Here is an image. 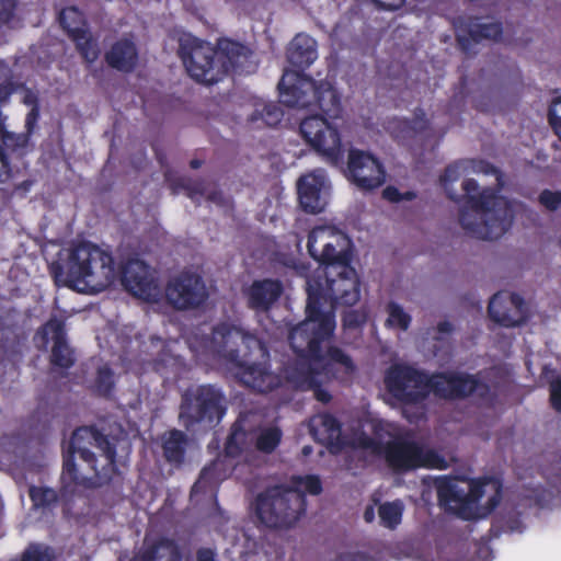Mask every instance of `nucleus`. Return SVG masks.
I'll return each instance as SVG.
<instances>
[{
	"label": "nucleus",
	"instance_id": "nucleus-44",
	"mask_svg": "<svg viewBox=\"0 0 561 561\" xmlns=\"http://www.w3.org/2000/svg\"><path fill=\"white\" fill-rule=\"evenodd\" d=\"M216 466L213 468H206L203 470L199 480L194 484L193 492L196 493L198 491L204 490L213 478Z\"/></svg>",
	"mask_w": 561,
	"mask_h": 561
},
{
	"label": "nucleus",
	"instance_id": "nucleus-48",
	"mask_svg": "<svg viewBox=\"0 0 561 561\" xmlns=\"http://www.w3.org/2000/svg\"><path fill=\"white\" fill-rule=\"evenodd\" d=\"M37 118H38V107L33 106V107H31L28 114L26 115V119H25V125L28 130H31L33 128Z\"/></svg>",
	"mask_w": 561,
	"mask_h": 561
},
{
	"label": "nucleus",
	"instance_id": "nucleus-49",
	"mask_svg": "<svg viewBox=\"0 0 561 561\" xmlns=\"http://www.w3.org/2000/svg\"><path fill=\"white\" fill-rule=\"evenodd\" d=\"M151 354L150 355H161V352L164 351V344L159 339L152 340L151 342Z\"/></svg>",
	"mask_w": 561,
	"mask_h": 561
},
{
	"label": "nucleus",
	"instance_id": "nucleus-16",
	"mask_svg": "<svg viewBox=\"0 0 561 561\" xmlns=\"http://www.w3.org/2000/svg\"><path fill=\"white\" fill-rule=\"evenodd\" d=\"M224 413L222 397L210 386L201 387L193 398L185 399L181 417L192 421L220 419Z\"/></svg>",
	"mask_w": 561,
	"mask_h": 561
},
{
	"label": "nucleus",
	"instance_id": "nucleus-59",
	"mask_svg": "<svg viewBox=\"0 0 561 561\" xmlns=\"http://www.w3.org/2000/svg\"><path fill=\"white\" fill-rule=\"evenodd\" d=\"M304 270H305V266H301V267H300L299 273H301V274H302V273H304Z\"/></svg>",
	"mask_w": 561,
	"mask_h": 561
},
{
	"label": "nucleus",
	"instance_id": "nucleus-43",
	"mask_svg": "<svg viewBox=\"0 0 561 561\" xmlns=\"http://www.w3.org/2000/svg\"><path fill=\"white\" fill-rule=\"evenodd\" d=\"M382 196L389 202H399L401 199H412L414 197V194L408 192L404 195H402L396 187L388 186L382 191Z\"/></svg>",
	"mask_w": 561,
	"mask_h": 561
},
{
	"label": "nucleus",
	"instance_id": "nucleus-20",
	"mask_svg": "<svg viewBox=\"0 0 561 561\" xmlns=\"http://www.w3.org/2000/svg\"><path fill=\"white\" fill-rule=\"evenodd\" d=\"M491 318L503 327H516L527 317V308L523 299L511 293L494 295L489 305Z\"/></svg>",
	"mask_w": 561,
	"mask_h": 561
},
{
	"label": "nucleus",
	"instance_id": "nucleus-2",
	"mask_svg": "<svg viewBox=\"0 0 561 561\" xmlns=\"http://www.w3.org/2000/svg\"><path fill=\"white\" fill-rule=\"evenodd\" d=\"M50 271L58 285L79 293H100L112 286L122 274L124 286L134 296L146 301H157L161 297L157 274L147 264L131 260L122 273L112 254L91 242L62 249Z\"/></svg>",
	"mask_w": 561,
	"mask_h": 561
},
{
	"label": "nucleus",
	"instance_id": "nucleus-24",
	"mask_svg": "<svg viewBox=\"0 0 561 561\" xmlns=\"http://www.w3.org/2000/svg\"><path fill=\"white\" fill-rule=\"evenodd\" d=\"M282 293V286L276 280L265 279L254 282L247 290L249 305L254 309L266 310Z\"/></svg>",
	"mask_w": 561,
	"mask_h": 561
},
{
	"label": "nucleus",
	"instance_id": "nucleus-33",
	"mask_svg": "<svg viewBox=\"0 0 561 561\" xmlns=\"http://www.w3.org/2000/svg\"><path fill=\"white\" fill-rule=\"evenodd\" d=\"M280 440V433L277 428H266L261 432L256 440L257 449L270 453Z\"/></svg>",
	"mask_w": 561,
	"mask_h": 561
},
{
	"label": "nucleus",
	"instance_id": "nucleus-4",
	"mask_svg": "<svg viewBox=\"0 0 561 561\" xmlns=\"http://www.w3.org/2000/svg\"><path fill=\"white\" fill-rule=\"evenodd\" d=\"M179 54L188 75L206 84L221 80L230 71L254 70L249 49L230 39H220L215 48L191 34H183L179 39Z\"/></svg>",
	"mask_w": 561,
	"mask_h": 561
},
{
	"label": "nucleus",
	"instance_id": "nucleus-6",
	"mask_svg": "<svg viewBox=\"0 0 561 561\" xmlns=\"http://www.w3.org/2000/svg\"><path fill=\"white\" fill-rule=\"evenodd\" d=\"M462 190L466 204L459 211L458 221L466 234L480 240H495L511 227L517 208L492 188L479 191L473 179H465Z\"/></svg>",
	"mask_w": 561,
	"mask_h": 561
},
{
	"label": "nucleus",
	"instance_id": "nucleus-45",
	"mask_svg": "<svg viewBox=\"0 0 561 561\" xmlns=\"http://www.w3.org/2000/svg\"><path fill=\"white\" fill-rule=\"evenodd\" d=\"M14 0H0V24L7 23L12 16Z\"/></svg>",
	"mask_w": 561,
	"mask_h": 561
},
{
	"label": "nucleus",
	"instance_id": "nucleus-29",
	"mask_svg": "<svg viewBox=\"0 0 561 561\" xmlns=\"http://www.w3.org/2000/svg\"><path fill=\"white\" fill-rule=\"evenodd\" d=\"M387 319L386 325L392 329L407 331L411 323V316L402 306L394 301H390L386 306Z\"/></svg>",
	"mask_w": 561,
	"mask_h": 561
},
{
	"label": "nucleus",
	"instance_id": "nucleus-56",
	"mask_svg": "<svg viewBox=\"0 0 561 561\" xmlns=\"http://www.w3.org/2000/svg\"><path fill=\"white\" fill-rule=\"evenodd\" d=\"M365 518L366 520H370L371 519V513H369L368 511L365 513Z\"/></svg>",
	"mask_w": 561,
	"mask_h": 561
},
{
	"label": "nucleus",
	"instance_id": "nucleus-55",
	"mask_svg": "<svg viewBox=\"0 0 561 561\" xmlns=\"http://www.w3.org/2000/svg\"><path fill=\"white\" fill-rule=\"evenodd\" d=\"M310 453H311V448H310L309 446H305V447L302 448V454H304L305 456H308Z\"/></svg>",
	"mask_w": 561,
	"mask_h": 561
},
{
	"label": "nucleus",
	"instance_id": "nucleus-5",
	"mask_svg": "<svg viewBox=\"0 0 561 561\" xmlns=\"http://www.w3.org/2000/svg\"><path fill=\"white\" fill-rule=\"evenodd\" d=\"M206 347L226 357L238 368L241 381L259 392L270 391L279 383L266 367L267 354L260 341L237 328L227 324L216 328Z\"/></svg>",
	"mask_w": 561,
	"mask_h": 561
},
{
	"label": "nucleus",
	"instance_id": "nucleus-26",
	"mask_svg": "<svg viewBox=\"0 0 561 561\" xmlns=\"http://www.w3.org/2000/svg\"><path fill=\"white\" fill-rule=\"evenodd\" d=\"M310 433L323 445H333L340 438V427L336 420L328 414L317 415L310 421Z\"/></svg>",
	"mask_w": 561,
	"mask_h": 561
},
{
	"label": "nucleus",
	"instance_id": "nucleus-7",
	"mask_svg": "<svg viewBox=\"0 0 561 561\" xmlns=\"http://www.w3.org/2000/svg\"><path fill=\"white\" fill-rule=\"evenodd\" d=\"M367 427L374 437L365 433L356 435L352 444L371 455L383 456L396 470H410L417 467L444 469L446 460L432 449L424 448L403 435L392 423L371 421Z\"/></svg>",
	"mask_w": 561,
	"mask_h": 561
},
{
	"label": "nucleus",
	"instance_id": "nucleus-1",
	"mask_svg": "<svg viewBox=\"0 0 561 561\" xmlns=\"http://www.w3.org/2000/svg\"><path fill=\"white\" fill-rule=\"evenodd\" d=\"M307 277V318L295 325L289 342L297 355L285 368V379L293 387L312 390L318 401L329 402L331 394L322 388L331 378L348 381L356 373L353 359L330 346L335 322L334 305H355L359 299V280L350 262L317 266Z\"/></svg>",
	"mask_w": 561,
	"mask_h": 561
},
{
	"label": "nucleus",
	"instance_id": "nucleus-14",
	"mask_svg": "<svg viewBox=\"0 0 561 561\" xmlns=\"http://www.w3.org/2000/svg\"><path fill=\"white\" fill-rule=\"evenodd\" d=\"M347 178L360 190L370 191L383 184L386 174L381 163L373 154L351 150L347 160Z\"/></svg>",
	"mask_w": 561,
	"mask_h": 561
},
{
	"label": "nucleus",
	"instance_id": "nucleus-36",
	"mask_svg": "<svg viewBox=\"0 0 561 561\" xmlns=\"http://www.w3.org/2000/svg\"><path fill=\"white\" fill-rule=\"evenodd\" d=\"M245 433L240 428H233L227 445L226 453L229 457H234L242 451L241 445L244 443Z\"/></svg>",
	"mask_w": 561,
	"mask_h": 561
},
{
	"label": "nucleus",
	"instance_id": "nucleus-19",
	"mask_svg": "<svg viewBox=\"0 0 561 561\" xmlns=\"http://www.w3.org/2000/svg\"><path fill=\"white\" fill-rule=\"evenodd\" d=\"M60 22L77 44V48L88 62L98 59L100 49L96 42L85 28L84 20L76 8H67L60 13Z\"/></svg>",
	"mask_w": 561,
	"mask_h": 561
},
{
	"label": "nucleus",
	"instance_id": "nucleus-47",
	"mask_svg": "<svg viewBox=\"0 0 561 561\" xmlns=\"http://www.w3.org/2000/svg\"><path fill=\"white\" fill-rule=\"evenodd\" d=\"M11 170L8 164L7 157L2 149H0V182H5L11 179Z\"/></svg>",
	"mask_w": 561,
	"mask_h": 561
},
{
	"label": "nucleus",
	"instance_id": "nucleus-11",
	"mask_svg": "<svg viewBox=\"0 0 561 561\" xmlns=\"http://www.w3.org/2000/svg\"><path fill=\"white\" fill-rule=\"evenodd\" d=\"M279 95L288 106L306 107L317 102L331 118L341 114V96L330 81L316 84L310 78L286 71L279 82Z\"/></svg>",
	"mask_w": 561,
	"mask_h": 561
},
{
	"label": "nucleus",
	"instance_id": "nucleus-3",
	"mask_svg": "<svg viewBox=\"0 0 561 561\" xmlns=\"http://www.w3.org/2000/svg\"><path fill=\"white\" fill-rule=\"evenodd\" d=\"M388 391L403 404V414L410 421L423 415L420 403L433 391L442 398H455L472 392L482 393V386L471 377L438 374L431 378L409 366L391 367L385 379Z\"/></svg>",
	"mask_w": 561,
	"mask_h": 561
},
{
	"label": "nucleus",
	"instance_id": "nucleus-41",
	"mask_svg": "<svg viewBox=\"0 0 561 561\" xmlns=\"http://www.w3.org/2000/svg\"><path fill=\"white\" fill-rule=\"evenodd\" d=\"M13 82L10 77L9 68L0 61V94L4 95L8 93V96L11 94Z\"/></svg>",
	"mask_w": 561,
	"mask_h": 561
},
{
	"label": "nucleus",
	"instance_id": "nucleus-51",
	"mask_svg": "<svg viewBox=\"0 0 561 561\" xmlns=\"http://www.w3.org/2000/svg\"><path fill=\"white\" fill-rule=\"evenodd\" d=\"M453 325L448 321L440 322L437 327V331L439 334H447L451 332Z\"/></svg>",
	"mask_w": 561,
	"mask_h": 561
},
{
	"label": "nucleus",
	"instance_id": "nucleus-52",
	"mask_svg": "<svg viewBox=\"0 0 561 561\" xmlns=\"http://www.w3.org/2000/svg\"><path fill=\"white\" fill-rule=\"evenodd\" d=\"M129 369H130V370H133V371H134L135 374H137V375H140V374H142V373L147 371V368H145V367H138V365H134V366H131Z\"/></svg>",
	"mask_w": 561,
	"mask_h": 561
},
{
	"label": "nucleus",
	"instance_id": "nucleus-23",
	"mask_svg": "<svg viewBox=\"0 0 561 561\" xmlns=\"http://www.w3.org/2000/svg\"><path fill=\"white\" fill-rule=\"evenodd\" d=\"M106 62L119 71H130L138 62V51L130 38H121L105 54Z\"/></svg>",
	"mask_w": 561,
	"mask_h": 561
},
{
	"label": "nucleus",
	"instance_id": "nucleus-28",
	"mask_svg": "<svg viewBox=\"0 0 561 561\" xmlns=\"http://www.w3.org/2000/svg\"><path fill=\"white\" fill-rule=\"evenodd\" d=\"M179 553L175 545L170 540H163L151 551L137 556L133 561H178Z\"/></svg>",
	"mask_w": 561,
	"mask_h": 561
},
{
	"label": "nucleus",
	"instance_id": "nucleus-50",
	"mask_svg": "<svg viewBox=\"0 0 561 561\" xmlns=\"http://www.w3.org/2000/svg\"><path fill=\"white\" fill-rule=\"evenodd\" d=\"M198 561H216L213 551L201 550L198 552Z\"/></svg>",
	"mask_w": 561,
	"mask_h": 561
},
{
	"label": "nucleus",
	"instance_id": "nucleus-35",
	"mask_svg": "<svg viewBox=\"0 0 561 561\" xmlns=\"http://www.w3.org/2000/svg\"><path fill=\"white\" fill-rule=\"evenodd\" d=\"M30 496L36 507L48 505L56 500V493L54 490L42 486L31 488Z\"/></svg>",
	"mask_w": 561,
	"mask_h": 561
},
{
	"label": "nucleus",
	"instance_id": "nucleus-31",
	"mask_svg": "<svg viewBox=\"0 0 561 561\" xmlns=\"http://www.w3.org/2000/svg\"><path fill=\"white\" fill-rule=\"evenodd\" d=\"M184 435L179 431H172L163 436L164 455L170 461L178 462L183 455Z\"/></svg>",
	"mask_w": 561,
	"mask_h": 561
},
{
	"label": "nucleus",
	"instance_id": "nucleus-38",
	"mask_svg": "<svg viewBox=\"0 0 561 561\" xmlns=\"http://www.w3.org/2000/svg\"><path fill=\"white\" fill-rule=\"evenodd\" d=\"M549 123L561 139V99L552 102L549 108Z\"/></svg>",
	"mask_w": 561,
	"mask_h": 561
},
{
	"label": "nucleus",
	"instance_id": "nucleus-8",
	"mask_svg": "<svg viewBox=\"0 0 561 561\" xmlns=\"http://www.w3.org/2000/svg\"><path fill=\"white\" fill-rule=\"evenodd\" d=\"M65 459L62 480L101 485L114 474V451L108 440L90 427L78 428Z\"/></svg>",
	"mask_w": 561,
	"mask_h": 561
},
{
	"label": "nucleus",
	"instance_id": "nucleus-42",
	"mask_svg": "<svg viewBox=\"0 0 561 561\" xmlns=\"http://www.w3.org/2000/svg\"><path fill=\"white\" fill-rule=\"evenodd\" d=\"M550 400L556 410H561V377L550 382Z\"/></svg>",
	"mask_w": 561,
	"mask_h": 561
},
{
	"label": "nucleus",
	"instance_id": "nucleus-30",
	"mask_svg": "<svg viewBox=\"0 0 561 561\" xmlns=\"http://www.w3.org/2000/svg\"><path fill=\"white\" fill-rule=\"evenodd\" d=\"M470 37L473 42L478 43L482 39L496 41L502 34V27L500 23L494 21H483L473 23L470 26Z\"/></svg>",
	"mask_w": 561,
	"mask_h": 561
},
{
	"label": "nucleus",
	"instance_id": "nucleus-18",
	"mask_svg": "<svg viewBox=\"0 0 561 561\" xmlns=\"http://www.w3.org/2000/svg\"><path fill=\"white\" fill-rule=\"evenodd\" d=\"M38 348H51L50 359L57 366L69 367L73 363L72 351L66 342L64 325L57 319L49 320L35 335Z\"/></svg>",
	"mask_w": 561,
	"mask_h": 561
},
{
	"label": "nucleus",
	"instance_id": "nucleus-40",
	"mask_svg": "<svg viewBox=\"0 0 561 561\" xmlns=\"http://www.w3.org/2000/svg\"><path fill=\"white\" fill-rule=\"evenodd\" d=\"M11 93H18L21 101L27 106H37V95L32 90L24 88L23 85H15L13 83Z\"/></svg>",
	"mask_w": 561,
	"mask_h": 561
},
{
	"label": "nucleus",
	"instance_id": "nucleus-53",
	"mask_svg": "<svg viewBox=\"0 0 561 561\" xmlns=\"http://www.w3.org/2000/svg\"><path fill=\"white\" fill-rule=\"evenodd\" d=\"M458 39H459V43L461 44V46L465 48V49H469L470 46H469V43H467L466 38H463L462 36H458Z\"/></svg>",
	"mask_w": 561,
	"mask_h": 561
},
{
	"label": "nucleus",
	"instance_id": "nucleus-21",
	"mask_svg": "<svg viewBox=\"0 0 561 561\" xmlns=\"http://www.w3.org/2000/svg\"><path fill=\"white\" fill-rule=\"evenodd\" d=\"M388 130L399 142L408 147L423 145L433 134L424 113H416L411 121H393L389 124Z\"/></svg>",
	"mask_w": 561,
	"mask_h": 561
},
{
	"label": "nucleus",
	"instance_id": "nucleus-58",
	"mask_svg": "<svg viewBox=\"0 0 561 561\" xmlns=\"http://www.w3.org/2000/svg\"><path fill=\"white\" fill-rule=\"evenodd\" d=\"M153 368H154L156 370H160V366H159V364H158V363H156V364H154V366H153Z\"/></svg>",
	"mask_w": 561,
	"mask_h": 561
},
{
	"label": "nucleus",
	"instance_id": "nucleus-32",
	"mask_svg": "<svg viewBox=\"0 0 561 561\" xmlns=\"http://www.w3.org/2000/svg\"><path fill=\"white\" fill-rule=\"evenodd\" d=\"M403 512V504L399 501L383 503L379 506V517L381 523L389 528H394L400 524Z\"/></svg>",
	"mask_w": 561,
	"mask_h": 561
},
{
	"label": "nucleus",
	"instance_id": "nucleus-13",
	"mask_svg": "<svg viewBox=\"0 0 561 561\" xmlns=\"http://www.w3.org/2000/svg\"><path fill=\"white\" fill-rule=\"evenodd\" d=\"M300 135L314 151L330 162H337L343 153L341 134L331 121L311 115L300 123Z\"/></svg>",
	"mask_w": 561,
	"mask_h": 561
},
{
	"label": "nucleus",
	"instance_id": "nucleus-15",
	"mask_svg": "<svg viewBox=\"0 0 561 561\" xmlns=\"http://www.w3.org/2000/svg\"><path fill=\"white\" fill-rule=\"evenodd\" d=\"M165 296L173 307L188 309L203 304L207 298V290L199 276L182 274L169 283Z\"/></svg>",
	"mask_w": 561,
	"mask_h": 561
},
{
	"label": "nucleus",
	"instance_id": "nucleus-22",
	"mask_svg": "<svg viewBox=\"0 0 561 561\" xmlns=\"http://www.w3.org/2000/svg\"><path fill=\"white\" fill-rule=\"evenodd\" d=\"M472 172V173H481V174H494L496 181L500 183L501 175L491 164L484 161H472L468 165L466 164H451L446 168L444 174L440 178L442 185L445 192L449 195L451 199L457 198V193L454 190V184L459 180L462 173Z\"/></svg>",
	"mask_w": 561,
	"mask_h": 561
},
{
	"label": "nucleus",
	"instance_id": "nucleus-27",
	"mask_svg": "<svg viewBox=\"0 0 561 561\" xmlns=\"http://www.w3.org/2000/svg\"><path fill=\"white\" fill-rule=\"evenodd\" d=\"M283 113L277 105L259 101L255 103L249 119L256 127H261L262 125L274 126L280 122Z\"/></svg>",
	"mask_w": 561,
	"mask_h": 561
},
{
	"label": "nucleus",
	"instance_id": "nucleus-9",
	"mask_svg": "<svg viewBox=\"0 0 561 561\" xmlns=\"http://www.w3.org/2000/svg\"><path fill=\"white\" fill-rule=\"evenodd\" d=\"M501 490L500 482L491 478H448L437 485L440 504L465 519L486 516L499 504Z\"/></svg>",
	"mask_w": 561,
	"mask_h": 561
},
{
	"label": "nucleus",
	"instance_id": "nucleus-57",
	"mask_svg": "<svg viewBox=\"0 0 561 561\" xmlns=\"http://www.w3.org/2000/svg\"><path fill=\"white\" fill-rule=\"evenodd\" d=\"M192 165H193V168H197L199 164H198V162L193 161V162H192Z\"/></svg>",
	"mask_w": 561,
	"mask_h": 561
},
{
	"label": "nucleus",
	"instance_id": "nucleus-37",
	"mask_svg": "<svg viewBox=\"0 0 561 561\" xmlns=\"http://www.w3.org/2000/svg\"><path fill=\"white\" fill-rule=\"evenodd\" d=\"M51 554L48 548L31 546L24 553L22 561H50Z\"/></svg>",
	"mask_w": 561,
	"mask_h": 561
},
{
	"label": "nucleus",
	"instance_id": "nucleus-54",
	"mask_svg": "<svg viewBox=\"0 0 561 561\" xmlns=\"http://www.w3.org/2000/svg\"><path fill=\"white\" fill-rule=\"evenodd\" d=\"M352 317H353L352 314H348V316L345 318V324H346V325H353V324H355V323H356V321H354V320L352 319Z\"/></svg>",
	"mask_w": 561,
	"mask_h": 561
},
{
	"label": "nucleus",
	"instance_id": "nucleus-12",
	"mask_svg": "<svg viewBox=\"0 0 561 561\" xmlns=\"http://www.w3.org/2000/svg\"><path fill=\"white\" fill-rule=\"evenodd\" d=\"M351 240L334 226L316 227L309 234L308 251L318 266L343 264L351 261Z\"/></svg>",
	"mask_w": 561,
	"mask_h": 561
},
{
	"label": "nucleus",
	"instance_id": "nucleus-17",
	"mask_svg": "<svg viewBox=\"0 0 561 561\" xmlns=\"http://www.w3.org/2000/svg\"><path fill=\"white\" fill-rule=\"evenodd\" d=\"M298 197L301 207L309 213L322 211L329 199V183L322 170H314L302 175L298 183Z\"/></svg>",
	"mask_w": 561,
	"mask_h": 561
},
{
	"label": "nucleus",
	"instance_id": "nucleus-10",
	"mask_svg": "<svg viewBox=\"0 0 561 561\" xmlns=\"http://www.w3.org/2000/svg\"><path fill=\"white\" fill-rule=\"evenodd\" d=\"M320 491L317 477H297L293 480V489L275 486L260 494L255 503L256 516L267 527H291L305 512L304 493L318 494Z\"/></svg>",
	"mask_w": 561,
	"mask_h": 561
},
{
	"label": "nucleus",
	"instance_id": "nucleus-39",
	"mask_svg": "<svg viewBox=\"0 0 561 561\" xmlns=\"http://www.w3.org/2000/svg\"><path fill=\"white\" fill-rule=\"evenodd\" d=\"M539 202L548 210H556L561 206V192L543 191L539 195Z\"/></svg>",
	"mask_w": 561,
	"mask_h": 561
},
{
	"label": "nucleus",
	"instance_id": "nucleus-25",
	"mask_svg": "<svg viewBox=\"0 0 561 561\" xmlns=\"http://www.w3.org/2000/svg\"><path fill=\"white\" fill-rule=\"evenodd\" d=\"M288 58L298 67L311 65L318 58L316 41L306 34L297 35L290 44Z\"/></svg>",
	"mask_w": 561,
	"mask_h": 561
},
{
	"label": "nucleus",
	"instance_id": "nucleus-34",
	"mask_svg": "<svg viewBox=\"0 0 561 561\" xmlns=\"http://www.w3.org/2000/svg\"><path fill=\"white\" fill-rule=\"evenodd\" d=\"M115 382L114 373L108 367H102L98 371L95 389L101 394H108Z\"/></svg>",
	"mask_w": 561,
	"mask_h": 561
},
{
	"label": "nucleus",
	"instance_id": "nucleus-46",
	"mask_svg": "<svg viewBox=\"0 0 561 561\" xmlns=\"http://www.w3.org/2000/svg\"><path fill=\"white\" fill-rule=\"evenodd\" d=\"M376 5L383 10H398L400 9L404 3L405 0H371Z\"/></svg>",
	"mask_w": 561,
	"mask_h": 561
}]
</instances>
